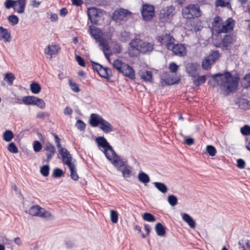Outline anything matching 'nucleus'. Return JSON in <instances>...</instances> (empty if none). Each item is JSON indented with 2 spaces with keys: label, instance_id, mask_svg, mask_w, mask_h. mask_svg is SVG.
Masks as SVG:
<instances>
[{
  "label": "nucleus",
  "instance_id": "a878e982",
  "mask_svg": "<svg viewBox=\"0 0 250 250\" xmlns=\"http://www.w3.org/2000/svg\"><path fill=\"white\" fill-rule=\"evenodd\" d=\"M155 230L158 236H164L166 234V228L161 223L155 225Z\"/></svg>",
  "mask_w": 250,
  "mask_h": 250
},
{
  "label": "nucleus",
  "instance_id": "1a4fd4ad",
  "mask_svg": "<svg viewBox=\"0 0 250 250\" xmlns=\"http://www.w3.org/2000/svg\"><path fill=\"white\" fill-rule=\"evenodd\" d=\"M175 7L172 6H167L164 7L160 11V19L162 21H168L174 15L173 11Z\"/></svg>",
  "mask_w": 250,
  "mask_h": 250
},
{
  "label": "nucleus",
  "instance_id": "2f4dec72",
  "mask_svg": "<svg viewBox=\"0 0 250 250\" xmlns=\"http://www.w3.org/2000/svg\"><path fill=\"white\" fill-rule=\"evenodd\" d=\"M41 209V207L38 205L33 206L30 208L29 210V213L33 216H39Z\"/></svg>",
  "mask_w": 250,
  "mask_h": 250
},
{
  "label": "nucleus",
  "instance_id": "680f3d73",
  "mask_svg": "<svg viewBox=\"0 0 250 250\" xmlns=\"http://www.w3.org/2000/svg\"><path fill=\"white\" fill-rule=\"evenodd\" d=\"M178 68V65L174 62H171L169 64V69L170 71L172 73H176Z\"/></svg>",
  "mask_w": 250,
  "mask_h": 250
},
{
  "label": "nucleus",
  "instance_id": "f3484780",
  "mask_svg": "<svg viewBox=\"0 0 250 250\" xmlns=\"http://www.w3.org/2000/svg\"><path fill=\"white\" fill-rule=\"evenodd\" d=\"M226 24L222 25L221 28L218 29V33H227L233 30L235 21L232 18H229L226 21Z\"/></svg>",
  "mask_w": 250,
  "mask_h": 250
},
{
  "label": "nucleus",
  "instance_id": "b1692460",
  "mask_svg": "<svg viewBox=\"0 0 250 250\" xmlns=\"http://www.w3.org/2000/svg\"><path fill=\"white\" fill-rule=\"evenodd\" d=\"M141 78L146 83H152L153 75L150 71L145 70L139 73Z\"/></svg>",
  "mask_w": 250,
  "mask_h": 250
},
{
  "label": "nucleus",
  "instance_id": "a19ab883",
  "mask_svg": "<svg viewBox=\"0 0 250 250\" xmlns=\"http://www.w3.org/2000/svg\"><path fill=\"white\" fill-rule=\"evenodd\" d=\"M100 46L102 47L103 52L108 51L110 49L107 42L104 38L98 42Z\"/></svg>",
  "mask_w": 250,
  "mask_h": 250
},
{
  "label": "nucleus",
  "instance_id": "412c9836",
  "mask_svg": "<svg viewBox=\"0 0 250 250\" xmlns=\"http://www.w3.org/2000/svg\"><path fill=\"white\" fill-rule=\"evenodd\" d=\"M0 40H3L5 42H9L11 40L10 32L2 26H0Z\"/></svg>",
  "mask_w": 250,
  "mask_h": 250
},
{
  "label": "nucleus",
  "instance_id": "052dcab7",
  "mask_svg": "<svg viewBox=\"0 0 250 250\" xmlns=\"http://www.w3.org/2000/svg\"><path fill=\"white\" fill-rule=\"evenodd\" d=\"M69 83L71 89L73 91L75 92H79L80 91V89L79 88L78 84L74 82H73L71 80H69Z\"/></svg>",
  "mask_w": 250,
  "mask_h": 250
},
{
  "label": "nucleus",
  "instance_id": "9b49d317",
  "mask_svg": "<svg viewBox=\"0 0 250 250\" xmlns=\"http://www.w3.org/2000/svg\"><path fill=\"white\" fill-rule=\"evenodd\" d=\"M43 149L47 152L46 153V158H42V162L48 164L56 152V148L53 145L48 142L46 144V146L44 147Z\"/></svg>",
  "mask_w": 250,
  "mask_h": 250
},
{
  "label": "nucleus",
  "instance_id": "79ce46f5",
  "mask_svg": "<svg viewBox=\"0 0 250 250\" xmlns=\"http://www.w3.org/2000/svg\"><path fill=\"white\" fill-rule=\"evenodd\" d=\"M15 77L11 73H8L5 74L4 80L7 82L9 85L13 84V81L15 80Z\"/></svg>",
  "mask_w": 250,
  "mask_h": 250
},
{
  "label": "nucleus",
  "instance_id": "a18cd8bd",
  "mask_svg": "<svg viewBox=\"0 0 250 250\" xmlns=\"http://www.w3.org/2000/svg\"><path fill=\"white\" fill-rule=\"evenodd\" d=\"M4 6L6 9H10L13 8L14 10H16V0H6L4 2Z\"/></svg>",
  "mask_w": 250,
  "mask_h": 250
},
{
  "label": "nucleus",
  "instance_id": "bf43d9fd",
  "mask_svg": "<svg viewBox=\"0 0 250 250\" xmlns=\"http://www.w3.org/2000/svg\"><path fill=\"white\" fill-rule=\"evenodd\" d=\"M168 43H167V49L170 50V47L174 45V42L175 41L174 37L171 36L169 34H168Z\"/></svg>",
  "mask_w": 250,
  "mask_h": 250
},
{
  "label": "nucleus",
  "instance_id": "473e14b6",
  "mask_svg": "<svg viewBox=\"0 0 250 250\" xmlns=\"http://www.w3.org/2000/svg\"><path fill=\"white\" fill-rule=\"evenodd\" d=\"M239 249L242 250H250V240H247L246 242L243 240H241L238 242Z\"/></svg>",
  "mask_w": 250,
  "mask_h": 250
},
{
  "label": "nucleus",
  "instance_id": "774afa93",
  "mask_svg": "<svg viewBox=\"0 0 250 250\" xmlns=\"http://www.w3.org/2000/svg\"><path fill=\"white\" fill-rule=\"evenodd\" d=\"M244 79L247 82L246 87H250V73L247 74L244 77Z\"/></svg>",
  "mask_w": 250,
  "mask_h": 250
},
{
  "label": "nucleus",
  "instance_id": "6e6552de",
  "mask_svg": "<svg viewBox=\"0 0 250 250\" xmlns=\"http://www.w3.org/2000/svg\"><path fill=\"white\" fill-rule=\"evenodd\" d=\"M72 156L70 155L65 158L62 159L64 164L67 166L70 171V177L74 181H77L79 176L77 172V169L74 164L72 163Z\"/></svg>",
  "mask_w": 250,
  "mask_h": 250
},
{
  "label": "nucleus",
  "instance_id": "09e8293b",
  "mask_svg": "<svg viewBox=\"0 0 250 250\" xmlns=\"http://www.w3.org/2000/svg\"><path fill=\"white\" fill-rule=\"evenodd\" d=\"M158 41L161 45H165L167 48V43H168V34H166L164 36H159Z\"/></svg>",
  "mask_w": 250,
  "mask_h": 250
},
{
  "label": "nucleus",
  "instance_id": "dca6fc26",
  "mask_svg": "<svg viewBox=\"0 0 250 250\" xmlns=\"http://www.w3.org/2000/svg\"><path fill=\"white\" fill-rule=\"evenodd\" d=\"M53 136L54 137L55 142L56 144V146L59 149V152L62 156V159L65 158L66 157L71 155L67 149L62 146L59 136L56 134H53Z\"/></svg>",
  "mask_w": 250,
  "mask_h": 250
},
{
  "label": "nucleus",
  "instance_id": "37998d69",
  "mask_svg": "<svg viewBox=\"0 0 250 250\" xmlns=\"http://www.w3.org/2000/svg\"><path fill=\"white\" fill-rule=\"evenodd\" d=\"M50 167L48 165H44L41 167L40 172L42 176L46 177L49 173Z\"/></svg>",
  "mask_w": 250,
  "mask_h": 250
},
{
  "label": "nucleus",
  "instance_id": "e433bc0d",
  "mask_svg": "<svg viewBox=\"0 0 250 250\" xmlns=\"http://www.w3.org/2000/svg\"><path fill=\"white\" fill-rule=\"evenodd\" d=\"M64 175V172H63V171L62 169L57 167L55 168L53 170V172L52 175V176L53 178H57L63 176Z\"/></svg>",
  "mask_w": 250,
  "mask_h": 250
},
{
  "label": "nucleus",
  "instance_id": "c756f323",
  "mask_svg": "<svg viewBox=\"0 0 250 250\" xmlns=\"http://www.w3.org/2000/svg\"><path fill=\"white\" fill-rule=\"evenodd\" d=\"M31 91L35 94H38L41 91L42 88L39 83L36 82H33L30 85Z\"/></svg>",
  "mask_w": 250,
  "mask_h": 250
},
{
  "label": "nucleus",
  "instance_id": "ddd939ff",
  "mask_svg": "<svg viewBox=\"0 0 250 250\" xmlns=\"http://www.w3.org/2000/svg\"><path fill=\"white\" fill-rule=\"evenodd\" d=\"M131 13L127 10L120 8L119 10H115L113 13L112 19L114 21H122L128 15H131Z\"/></svg>",
  "mask_w": 250,
  "mask_h": 250
},
{
  "label": "nucleus",
  "instance_id": "423d86ee",
  "mask_svg": "<svg viewBox=\"0 0 250 250\" xmlns=\"http://www.w3.org/2000/svg\"><path fill=\"white\" fill-rule=\"evenodd\" d=\"M182 14L184 18L191 19L199 17L201 15V11L198 6L190 5L183 9Z\"/></svg>",
  "mask_w": 250,
  "mask_h": 250
},
{
  "label": "nucleus",
  "instance_id": "a211bd4d",
  "mask_svg": "<svg viewBox=\"0 0 250 250\" xmlns=\"http://www.w3.org/2000/svg\"><path fill=\"white\" fill-rule=\"evenodd\" d=\"M104 118L99 114L92 113L90 115L89 123L92 127H97L100 125Z\"/></svg>",
  "mask_w": 250,
  "mask_h": 250
},
{
  "label": "nucleus",
  "instance_id": "58836bf2",
  "mask_svg": "<svg viewBox=\"0 0 250 250\" xmlns=\"http://www.w3.org/2000/svg\"><path fill=\"white\" fill-rule=\"evenodd\" d=\"M8 21L11 25L14 26L18 23L19 19L17 16L11 15L8 17Z\"/></svg>",
  "mask_w": 250,
  "mask_h": 250
},
{
  "label": "nucleus",
  "instance_id": "f8f14e48",
  "mask_svg": "<svg viewBox=\"0 0 250 250\" xmlns=\"http://www.w3.org/2000/svg\"><path fill=\"white\" fill-rule=\"evenodd\" d=\"M170 50H171L175 55L180 57H183L186 55L187 49L184 44L178 43L173 45L170 47Z\"/></svg>",
  "mask_w": 250,
  "mask_h": 250
},
{
  "label": "nucleus",
  "instance_id": "ea45409f",
  "mask_svg": "<svg viewBox=\"0 0 250 250\" xmlns=\"http://www.w3.org/2000/svg\"><path fill=\"white\" fill-rule=\"evenodd\" d=\"M51 216L52 214L49 211L46 210L44 208H41L39 217L46 219Z\"/></svg>",
  "mask_w": 250,
  "mask_h": 250
},
{
  "label": "nucleus",
  "instance_id": "bb28decb",
  "mask_svg": "<svg viewBox=\"0 0 250 250\" xmlns=\"http://www.w3.org/2000/svg\"><path fill=\"white\" fill-rule=\"evenodd\" d=\"M183 219L188 224L189 226L192 228L194 229L196 227V223L193 219L188 214L184 213L182 216Z\"/></svg>",
  "mask_w": 250,
  "mask_h": 250
},
{
  "label": "nucleus",
  "instance_id": "e2e57ef3",
  "mask_svg": "<svg viewBox=\"0 0 250 250\" xmlns=\"http://www.w3.org/2000/svg\"><path fill=\"white\" fill-rule=\"evenodd\" d=\"M140 53L139 49H133L131 48L129 49V54L131 57H138Z\"/></svg>",
  "mask_w": 250,
  "mask_h": 250
},
{
  "label": "nucleus",
  "instance_id": "8fccbe9b",
  "mask_svg": "<svg viewBox=\"0 0 250 250\" xmlns=\"http://www.w3.org/2000/svg\"><path fill=\"white\" fill-rule=\"evenodd\" d=\"M206 151L210 156H214L216 153L215 147L211 145H208L206 147Z\"/></svg>",
  "mask_w": 250,
  "mask_h": 250
},
{
  "label": "nucleus",
  "instance_id": "9d476101",
  "mask_svg": "<svg viewBox=\"0 0 250 250\" xmlns=\"http://www.w3.org/2000/svg\"><path fill=\"white\" fill-rule=\"evenodd\" d=\"M235 40L232 35H225L220 44L217 47H223V50H230Z\"/></svg>",
  "mask_w": 250,
  "mask_h": 250
},
{
  "label": "nucleus",
  "instance_id": "20e7f679",
  "mask_svg": "<svg viewBox=\"0 0 250 250\" xmlns=\"http://www.w3.org/2000/svg\"><path fill=\"white\" fill-rule=\"evenodd\" d=\"M221 54L218 50L211 51V53L207 56L202 62V67L204 70L210 68L212 65L220 57Z\"/></svg>",
  "mask_w": 250,
  "mask_h": 250
},
{
  "label": "nucleus",
  "instance_id": "c85d7f7f",
  "mask_svg": "<svg viewBox=\"0 0 250 250\" xmlns=\"http://www.w3.org/2000/svg\"><path fill=\"white\" fill-rule=\"evenodd\" d=\"M154 185L156 188L160 192L163 193H165L167 192L168 188L167 186L163 183L155 182Z\"/></svg>",
  "mask_w": 250,
  "mask_h": 250
},
{
  "label": "nucleus",
  "instance_id": "2eb2a0df",
  "mask_svg": "<svg viewBox=\"0 0 250 250\" xmlns=\"http://www.w3.org/2000/svg\"><path fill=\"white\" fill-rule=\"evenodd\" d=\"M199 64L195 62L188 63L186 66V71L188 76L194 78L196 77L197 68Z\"/></svg>",
  "mask_w": 250,
  "mask_h": 250
},
{
  "label": "nucleus",
  "instance_id": "4d7b16f0",
  "mask_svg": "<svg viewBox=\"0 0 250 250\" xmlns=\"http://www.w3.org/2000/svg\"><path fill=\"white\" fill-rule=\"evenodd\" d=\"M164 82L166 84L168 85H173L175 83H178L180 82V79H178L177 80H174L173 78H166L164 80Z\"/></svg>",
  "mask_w": 250,
  "mask_h": 250
},
{
  "label": "nucleus",
  "instance_id": "72a5a7b5",
  "mask_svg": "<svg viewBox=\"0 0 250 250\" xmlns=\"http://www.w3.org/2000/svg\"><path fill=\"white\" fill-rule=\"evenodd\" d=\"M120 170H119L118 168L117 169L118 171H122L123 176L124 178H129L130 176L131 170L128 169L125 166V163L124 162V165L121 167Z\"/></svg>",
  "mask_w": 250,
  "mask_h": 250
},
{
  "label": "nucleus",
  "instance_id": "0e129e2a",
  "mask_svg": "<svg viewBox=\"0 0 250 250\" xmlns=\"http://www.w3.org/2000/svg\"><path fill=\"white\" fill-rule=\"evenodd\" d=\"M76 60L80 65L83 67L85 66V61L81 56L79 55H76Z\"/></svg>",
  "mask_w": 250,
  "mask_h": 250
},
{
  "label": "nucleus",
  "instance_id": "f03ea898",
  "mask_svg": "<svg viewBox=\"0 0 250 250\" xmlns=\"http://www.w3.org/2000/svg\"><path fill=\"white\" fill-rule=\"evenodd\" d=\"M96 142L99 147L104 148V153L106 158L119 170L124 165V161L117 154L112 147L104 136L96 138Z\"/></svg>",
  "mask_w": 250,
  "mask_h": 250
},
{
  "label": "nucleus",
  "instance_id": "4468645a",
  "mask_svg": "<svg viewBox=\"0 0 250 250\" xmlns=\"http://www.w3.org/2000/svg\"><path fill=\"white\" fill-rule=\"evenodd\" d=\"M87 15L90 22L93 24H97L99 17L98 9L94 7L89 8L87 10Z\"/></svg>",
  "mask_w": 250,
  "mask_h": 250
},
{
  "label": "nucleus",
  "instance_id": "39448f33",
  "mask_svg": "<svg viewBox=\"0 0 250 250\" xmlns=\"http://www.w3.org/2000/svg\"><path fill=\"white\" fill-rule=\"evenodd\" d=\"M90 62L94 71L97 72L101 77L105 79H109V77L111 76L112 71L111 69L107 67H104L101 64L94 61H91Z\"/></svg>",
  "mask_w": 250,
  "mask_h": 250
},
{
  "label": "nucleus",
  "instance_id": "c03bdc74",
  "mask_svg": "<svg viewBox=\"0 0 250 250\" xmlns=\"http://www.w3.org/2000/svg\"><path fill=\"white\" fill-rule=\"evenodd\" d=\"M110 220L114 223H117L118 221V213L114 210H110Z\"/></svg>",
  "mask_w": 250,
  "mask_h": 250
},
{
  "label": "nucleus",
  "instance_id": "de8ad7c7",
  "mask_svg": "<svg viewBox=\"0 0 250 250\" xmlns=\"http://www.w3.org/2000/svg\"><path fill=\"white\" fill-rule=\"evenodd\" d=\"M45 51L46 54L52 56L58 52V49L56 45H49L47 47V49H45Z\"/></svg>",
  "mask_w": 250,
  "mask_h": 250
},
{
  "label": "nucleus",
  "instance_id": "864d4df0",
  "mask_svg": "<svg viewBox=\"0 0 250 250\" xmlns=\"http://www.w3.org/2000/svg\"><path fill=\"white\" fill-rule=\"evenodd\" d=\"M222 21V19L219 16H216L213 19L212 26L215 27L219 28Z\"/></svg>",
  "mask_w": 250,
  "mask_h": 250
},
{
  "label": "nucleus",
  "instance_id": "69168bd1",
  "mask_svg": "<svg viewBox=\"0 0 250 250\" xmlns=\"http://www.w3.org/2000/svg\"><path fill=\"white\" fill-rule=\"evenodd\" d=\"M237 166L239 168H244L245 167L246 163L244 160L242 159H239L237 161Z\"/></svg>",
  "mask_w": 250,
  "mask_h": 250
},
{
  "label": "nucleus",
  "instance_id": "49530a36",
  "mask_svg": "<svg viewBox=\"0 0 250 250\" xmlns=\"http://www.w3.org/2000/svg\"><path fill=\"white\" fill-rule=\"evenodd\" d=\"M75 126L79 130L83 131L85 129L86 124L82 120L79 119L77 121Z\"/></svg>",
  "mask_w": 250,
  "mask_h": 250
},
{
  "label": "nucleus",
  "instance_id": "4c0bfd02",
  "mask_svg": "<svg viewBox=\"0 0 250 250\" xmlns=\"http://www.w3.org/2000/svg\"><path fill=\"white\" fill-rule=\"evenodd\" d=\"M206 81V77L205 75L198 76L196 80L193 81V84L196 86H199L200 85L204 83Z\"/></svg>",
  "mask_w": 250,
  "mask_h": 250
},
{
  "label": "nucleus",
  "instance_id": "cd10ccee",
  "mask_svg": "<svg viewBox=\"0 0 250 250\" xmlns=\"http://www.w3.org/2000/svg\"><path fill=\"white\" fill-rule=\"evenodd\" d=\"M138 179L140 182L144 184L145 185H146L150 181L148 175L143 171L139 172L138 175Z\"/></svg>",
  "mask_w": 250,
  "mask_h": 250
},
{
  "label": "nucleus",
  "instance_id": "603ef678",
  "mask_svg": "<svg viewBox=\"0 0 250 250\" xmlns=\"http://www.w3.org/2000/svg\"><path fill=\"white\" fill-rule=\"evenodd\" d=\"M167 201L171 206H175L177 204L178 199L175 195H170L168 196Z\"/></svg>",
  "mask_w": 250,
  "mask_h": 250
},
{
  "label": "nucleus",
  "instance_id": "3c124183",
  "mask_svg": "<svg viewBox=\"0 0 250 250\" xmlns=\"http://www.w3.org/2000/svg\"><path fill=\"white\" fill-rule=\"evenodd\" d=\"M7 149L12 153H17L19 151L17 146L13 142H11L9 144Z\"/></svg>",
  "mask_w": 250,
  "mask_h": 250
},
{
  "label": "nucleus",
  "instance_id": "6ab92c4d",
  "mask_svg": "<svg viewBox=\"0 0 250 250\" xmlns=\"http://www.w3.org/2000/svg\"><path fill=\"white\" fill-rule=\"evenodd\" d=\"M90 34L91 36L96 40V42H99L101 39L104 38L102 37V30L96 27H92L90 26L89 27Z\"/></svg>",
  "mask_w": 250,
  "mask_h": 250
},
{
  "label": "nucleus",
  "instance_id": "7c9ffc66",
  "mask_svg": "<svg viewBox=\"0 0 250 250\" xmlns=\"http://www.w3.org/2000/svg\"><path fill=\"white\" fill-rule=\"evenodd\" d=\"M141 42L142 40L136 38L131 40L129 45L133 49H139Z\"/></svg>",
  "mask_w": 250,
  "mask_h": 250
},
{
  "label": "nucleus",
  "instance_id": "c9c22d12",
  "mask_svg": "<svg viewBox=\"0 0 250 250\" xmlns=\"http://www.w3.org/2000/svg\"><path fill=\"white\" fill-rule=\"evenodd\" d=\"M143 219L149 222H153L156 221L155 217L150 213L145 212L143 215Z\"/></svg>",
  "mask_w": 250,
  "mask_h": 250
},
{
  "label": "nucleus",
  "instance_id": "f704fd0d",
  "mask_svg": "<svg viewBox=\"0 0 250 250\" xmlns=\"http://www.w3.org/2000/svg\"><path fill=\"white\" fill-rule=\"evenodd\" d=\"M14 134L12 131L6 130L3 134V140L7 142H10L14 138Z\"/></svg>",
  "mask_w": 250,
  "mask_h": 250
},
{
  "label": "nucleus",
  "instance_id": "0eeeda50",
  "mask_svg": "<svg viewBox=\"0 0 250 250\" xmlns=\"http://www.w3.org/2000/svg\"><path fill=\"white\" fill-rule=\"evenodd\" d=\"M141 12L142 18L145 21H151L155 15L154 6L148 3L143 4Z\"/></svg>",
  "mask_w": 250,
  "mask_h": 250
},
{
  "label": "nucleus",
  "instance_id": "6e6d98bb",
  "mask_svg": "<svg viewBox=\"0 0 250 250\" xmlns=\"http://www.w3.org/2000/svg\"><path fill=\"white\" fill-rule=\"evenodd\" d=\"M33 149L35 152H40L42 148V144L39 141H35L33 143Z\"/></svg>",
  "mask_w": 250,
  "mask_h": 250
},
{
  "label": "nucleus",
  "instance_id": "393cba45",
  "mask_svg": "<svg viewBox=\"0 0 250 250\" xmlns=\"http://www.w3.org/2000/svg\"><path fill=\"white\" fill-rule=\"evenodd\" d=\"M36 97L34 96H24L22 98L21 102H18V103L20 104L23 103L25 105H34V104L36 103Z\"/></svg>",
  "mask_w": 250,
  "mask_h": 250
},
{
  "label": "nucleus",
  "instance_id": "13d9d810",
  "mask_svg": "<svg viewBox=\"0 0 250 250\" xmlns=\"http://www.w3.org/2000/svg\"><path fill=\"white\" fill-rule=\"evenodd\" d=\"M241 133L245 136L250 135V126L249 125H245L241 128Z\"/></svg>",
  "mask_w": 250,
  "mask_h": 250
},
{
  "label": "nucleus",
  "instance_id": "338daca9",
  "mask_svg": "<svg viewBox=\"0 0 250 250\" xmlns=\"http://www.w3.org/2000/svg\"><path fill=\"white\" fill-rule=\"evenodd\" d=\"M41 3V1H37L36 0H31L30 1V5L32 7L38 8L39 7Z\"/></svg>",
  "mask_w": 250,
  "mask_h": 250
},
{
  "label": "nucleus",
  "instance_id": "aec40b11",
  "mask_svg": "<svg viewBox=\"0 0 250 250\" xmlns=\"http://www.w3.org/2000/svg\"><path fill=\"white\" fill-rule=\"evenodd\" d=\"M140 47L139 51L143 54L150 53L153 50V45L149 42H144L142 40V42L140 44Z\"/></svg>",
  "mask_w": 250,
  "mask_h": 250
},
{
  "label": "nucleus",
  "instance_id": "4be33fe9",
  "mask_svg": "<svg viewBox=\"0 0 250 250\" xmlns=\"http://www.w3.org/2000/svg\"><path fill=\"white\" fill-rule=\"evenodd\" d=\"M100 128L105 133H109L113 131L111 124L104 119L100 125Z\"/></svg>",
  "mask_w": 250,
  "mask_h": 250
},
{
  "label": "nucleus",
  "instance_id": "5fc2aeb1",
  "mask_svg": "<svg viewBox=\"0 0 250 250\" xmlns=\"http://www.w3.org/2000/svg\"><path fill=\"white\" fill-rule=\"evenodd\" d=\"M35 102L36 103L34 104V105L41 109L44 108L45 106V103L44 101L42 99L36 97Z\"/></svg>",
  "mask_w": 250,
  "mask_h": 250
},
{
  "label": "nucleus",
  "instance_id": "f257e3e1",
  "mask_svg": "<svg viewBox=\"0 0 250 250\" xmlns=\"http://www.w3.org/2000/svg\"><path fill=\"white\" fill-rule=\"evenodd\" d=\"M212 77L218 85H220L222 88L226 87V95L235 92L238 88L240 80L238 75L233 76L230 72L226 71L224 74L218 73L213 75Z\"/></svg>",
  "mask_w": 250,
  "mask_h": 250
},
{
  "label": "nucleus",
  "instance_id": "5701e85b",
  "mask_svg": "<svg viewBox=\"0 0 250 250\" xmlns=\"http://www.w3.org/2000/svg\"><path fill=\"white\" fill-rule=\"evenodd\" d=\"M26 6V0H16V6L14 11L19 14L24 12Z\"/></svg>",
  "mask_w": 250,
  "mask_h": 250
},
{
  "label": "nucleus",
  "instance_id": "7ed1b4c3",
  "mask_svg": "<svg viewBox=\"0 0 250 250\" xmlns=\"http://www.w3.org/2000/svg\"><path fill=\"white\" fill-rule=\"evenodd\" d=\"M113 66L124 76L132 80L135 79V71L133 67L123 62L121 60L119 59L115 60L113 62Z\"/></svg>",
  "mask_w": 250,
  "mask_h": 250
}]
</instances>
